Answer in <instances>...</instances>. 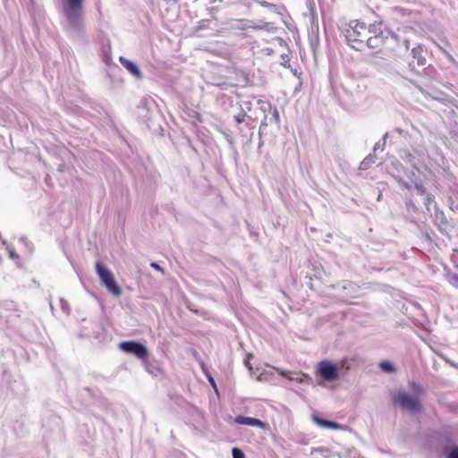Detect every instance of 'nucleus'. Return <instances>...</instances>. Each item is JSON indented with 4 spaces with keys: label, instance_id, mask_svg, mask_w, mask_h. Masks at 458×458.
Here are the masks:
<instances>
[{
    "label": "nucleus",
    "instance_id": "nucleus-1",
    "mask_svg": "<svg viewBox=\"0 0 458 458\" xmlns=\"http://www.w3.org/2000/svg\"><path fill=\"white\" fill-rule=\"evenodd\" d=\"M412 393L405 390H398L392 394L394 404L410 413H419L422 410L420 397L423 394V388L415 383L411 384Z\"/></svg>",
    "mask_w": 458,
    "mask_h": 458
},
{
    "label": "nucleus",
    "instance_id": "nucleus-2",
    "mask_svg": "<svg viewBox=\"0 0 458 458\" xmlns=\"http://www.w3.org/2000/svg\"><path fill=\"white\" fill-rule=\"evenodd\" d=\"M344 33L352 48L361 50L365 45L367 46L369 29H367L365 23L352 21L347 28L344 30Z\"/></svg>",
    "mask_w": 458,
    "mask_h": 458
},
{
    "label": "nucleus",
    "instance_id": "nucleus-3",
    "mask_svg": "<svg viewBox=\"0 0 458 458\" xmlns=\"http://www.w3.org/2000/svg\"><path fill=\"white\" fill-rule=\"evenodd\" d=\"M369 33L371 36L367 38V47L370 48L380 47L390 35L396 38V36L392 34L381 21L371 24L369 28Z\"/></svg>",
    "mask_w": 458,
    "mask_h": 458
},
{
    "label": "nucleus",
    "instance_id": "nucleus-4",
    "mask_svg": "<svg viewBox=\"0 0 458 458\" xmlns=\"http://www.w3.org/2000/svg\"><path fill=\"white\" fill-rule=\"evenodd\" d=\"M96 271L100 281L106 286L107 291L113 295L119 297L122 294V290L117 284L112 272L99 261L96 263Z\"/></svg>",
    "mask_w": 458,
    "mask_h": 458
},
{
    "label": "nucleus",
    "instance_id": "nucleus-5",
    "mask_svg": "<svg viewBox=\"0 0 458 458\" xmlns=\"http://www.w3.org/2000/svg\"><path fill=\"white\" fill-rule=\"evenodd\" d=\"M96 271L100 281L106 286L107 291L113 295L119 297L122 294V290L117 284L112 272L99 261L96 263Z\"/></svg>",
    "mask_w": 458,
    "mask_h": 458
},
{
    "label": "nucleus",
    "instance_id": "nucleus-6",
    "mask_svg": "<svg viewBox=\"0 0 458 458\" xmlns=\"http://www.w3.org/2000/svg\"><path fill=\"white\" fill-rule=\"evenodd\" d=\"M340 368L349 369L346 360H343L340 367L329 360H322L318 364L317 372L324 381L333 382L338 379Z\"/></svg>",
    "mask_w": 458,
    "mask_h": 458
},
{
    "label": "nucleus",
    "instance_id": "nucleus-7",
    "mask_svg": "<svg viewBox=\"0 0 458 458\" xmlns=\"http://www.w3.org/2000/svg\"><path fill=\"white\" fill-rule=\"evenodd\" d=\"M120 349L127 353H132L137 358L144 360L148 356V349L145 345L133 341L123 342L120 344Z\"/></svg>",
    "mask_w": 458,
    "mask_h": 458
},
{
    "label": "nucleus",
    "instance_id": "nucleus-8",
    "mask_svg": "<svg viewBox=\"0 0 458 458\" xmlns=\"http://www.w3.org/2000/svg\"><path fill=\"white\" fill-rule=\"evenodd\" d=\"M66 4L64 13L71 22L80 20L82 11V0H64Z\"/></svg>",
    "mask_w": 458,
    "mask_h": 458
},
{
    "label": "nucleus",
    "instance_id": "nucleus-9",
    "mask_svg": "<svg viewBox=\"0 0 458 458\" xmlns=\"http://www.w3.org/2000/svg\"><path fill=\"white\" fill-rule=\"evenodd\" d=\"M234 422L237 424H240V425H247V426L257 427V428H267V424L265 422H263L262 420H260L259 419H255V418L242 416V415L237 416L234 419Z\"/></svg>",
    "mask_w": 458,
    "mask_h": 458
},
{
    "label": "nucleus",
    "instance_id": "nucleus-10",
    "mask_svg": "<svg viewBox=\"0 0 458 458\" xmlns=\"http://www.w3.org/2000/svg\"><path fill=\"white\" fill-rule=\"evenodd\" d=\"M312 420L316 425H318V427H320L322 428H328V429H335V430H343L345 428L344 426H343L339 423L321 419L317 415H312Z\"/></svg>",
    "mask_w": 458,
    "mask_h": 458
},
{
    "label": "nucleus",
    "instance_id": "nucleus-11",
    "mask_svg": "<svg viewBox=\"0 0 458 458\" xmlns=\"http://www.w3.org/2000/svg\"><path fill=\"white\" fill-rule=\"evenodd\" d=\"M119 61L120 63L123 64V66L129 72H131L132 75H134L136 78L138 79H141L142 78V73L140 72V70L139 69V67L134 64L132 63L131 61L121 56L119 58Z\"/></svg>",
    "mask_w": 458,
    "mask_h": 458
},
{
    "label": "nucleus",
    "instance_id": "nucleus-12",
    "mask_svg": "<svg viewBox=\"0 0 458 458\" xmlns=\"http://www.w3.org/2000/svg\"><path fill=\"white\" fill-rule=\"evenodd\" d=\"M342 289L346 291L344 297H352V293L355 292L356 286L352 283L345 282L343 284Z\"/></svg>",
    "mask_w": 458,
    "mask_h": 458
},
{
    "label": "nucleus",
    "instance_id": "nucleus-13",
    "mask_svg": "<svg viewBox=\"0 0 458 458\" xmlns=\"http://www.w3.org/2000/svg\"><path fill=\"white\" fill-rule=\"evenodd\" d=\"M379 368L386 373H393L395 371L394 365L388 360H383L379 363Z\"/></svg>",
    "mask_w": 458,
    "mask_h": 458
},
{
    "label": "nucleus",
    "instance_id": "nucleus-14",
    "mask_svg": "<svg viewBox=\"0 0 458 458\" xmlns=\"http://www.w3.org/2000/svg\"><path fill=\"white\" fill-rule=\"evenodd\" d=\"M375 162V159L373 157L371 156H369L367 157L360 164V168L361 169H368L369 166L370 165V164L374 163Z\"/></svg>",
    "mask_w": 458,
    "mask_h": 458
},
{
    "label": "nucleus",
    "instance_id": "nucleus-15",
    "mask_svg": "<svg viewBox=\"0 0 458 458\" xmlns=\"http://www.w3.org/2000/svg\"><path fill=\"white\" fill-rule=\"evenodd\" d=\"M232 454L233 458H245L243 452L237 447L233 448Z\"/></svg>",
    "mask_w": 458,
    "mask_h": 458
},
{
    "label": "nucleus",
    "instance_id": "nucleus-16",
    "mask_svg": "<svg viewBox=\"0 0 458 458\" xmlns=\"http://www.w3.org/2000/svg\"><path fill=\"white\" fill-rule=\"evenodd\" d=\"M245 120H246V114H239L237 115L234 116V121L240 124V123H245Z\"/></svg>",
    "mask_w": 458,
    "mask_h": 458
},
{
    "label": "nucleus",
    "instance_id": "nucleus-17",
    "mask_svg": "<svg viewBox=\"0 0 458 458\" xmlns=\"http://www.w3.org/2000/svg\"><path fill=\"white\" fill-rule=\"evenodd\" d=\"M447 458H458V446H454L450 450Z\"/></svg>",
    "mask_w": 458,
    "mask_h": 458
},
{
    "label": "nucleus",
    "instance_id": "nucleus-18",
    "mask_svg": "<svg viewBox=\"0 0 458 458\" xmlns=\"http://www.w3.org/2000/svg\"><path fill=\"white\" fill-rule=\"evenodd\" d=\"M387 136H388V133H386V134L384 135V137H383V143H382V145H380V143H379V142H378V143H377V144L375 145V147H374V150H375V151H376L377 149H378V148H381V149H383V148H384V147H385V145H386V138H387Z\"/></svg>",
    "mask_w": 458,
    "mask_h": 458
},
{
    "label": "nucleus",
    "instance_id": "nucleus-19",
    "mask_svg": "<svg viewBox=\"0 0 458 458\" xmlns=\"http://www.w3.org/2000/svg\"><path fill=\"white\" fill-rule=\"evenodd\" d=\"M293 76L296 83L295 91H297L301 87V82L300 81L299 77L297 76L296 70L293 71Z\"/></svg>",
    "mask_w": 458,
    "mask_h": 458
},
{
    "label": "nucleus",
    "instance_id": "nucleus-20",
    "mask_svg": "<svg viewBox=\"0 0 458 458\" xmlns=\"http://www.w3.org/2000/svg\"><path fill=\"white\" fill-rule=\"evenodd\" d=\"M151 267H153L154 269L157 270V271H160L161 273L164 274V269L157 264V263H151Z\"/></svg>",
    "mask_w": 458,
    "mask_h": 458
},
{
    "label": "nucleus",
    "instance_id": "nucleus-21",
    "mask_svg": "<svg viewBox=\"0 0 458 458\" xmlns=\"http://www.w3.org/2000/svg\"><path fill=\"white\" fill-rule=\"evenodd\" d=\"M208 377V381H209L210 385L213 386V388H214L215 390H216V382H215V379L213 378V377H212L211 375H208V377Z\"/></svg>",
    "mask_w": 458,
    "mask_h": 458
},
{
    "label": "nucleus",
    "instance_id": "nucleus-22",
    "mask_svg": "<svg viewBox=\"0 0 458 458\" xmlns=\"http://www.w3.org/2000/svg\"><path fill=\"white\" fill-rule=\"evenodd\" d=\"M415 187L418 193H420V195H423L425 193V189L421 185L416 184Z\"/></svg>",
    "mask_w": 458,
    "mask_h": 458
},
{
    "label": "nucleus",
    "instance_id": "nucleus-23",
    "mask_svg": "<svg viewBox=\"0 0 458 458\" xmlns=\"http://www.w3.org/2000/svg\"><path fill=\"white\" fill-rule=\"evenodd\" d=\"M201 369H202L203 372L205 373V375H206L207 377H208V375H210V373H209V371H208V368L206 367V365H205V363H204V362H202V363H201Z\"/></svg>",
    "mask_w": 458,
    "mask_h": 458
},
{
    "label": "nucleus",
    "instance_id": "nucleus-24",
    "mask_svg": "<svg viewBox=\"0 0 458 458\" xmlns=\"http://www.w3.org/2000/svg\"><path fill=\"white\" fill-rule=\"evenodd\" d=\"M424 64H425V59L424 58H419L418 59V64L423 65Z\"/></svg>",
    "mask_w": 458,
    "mask_h": 458
},
{
    "label": "nucleus",
    "instance_id": "nucleus-25",
    "mask_svg": "<svg viewBox=\"0 0 458 458\" xmlns=\"http://www.w3.org/2000/svg\"><path fill=\"white\" fill-rule=\"evenodd\" d=\"M404 45H405L406 48L408 49L409 48V47H408L409 46L408 40H406V39L404 40Z\"/></svg>",
    "mask_w": 458,
    "mask_h": 458
},
{
    "label": "nucleus",
    "instance_id": "nucleus-26",
    "mask_svg": "<svg viewBox=\"0 0 458 458\" xmlns=\"http://www.w3.org/2000/svg\"><path fill=\"white\" fill-rule=\"evenodd\" d=\"M287 378H288V380H292V379H293V377H290V375H289V374H288V376H287Z\"/></svg>",
    "mask_w": 458,
    "mask_h": 458
}]
</instances>
